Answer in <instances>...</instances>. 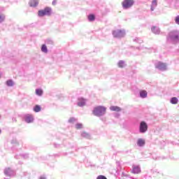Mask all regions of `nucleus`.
<instances>
[{"mask_svg":"<svg viewBox=\"0 0 179 179\" xmlns=\"http://www.w3.org/2000/svg\"><path fill=\"white\" fill-rule=\"evenodd\" d=\"M82 136H83L84 138H89L90 135H89V134H87L86 132H83L82 134Z\"/></svg>","mask_w":179,"mask_h":179,"instance_id":"393cba45","label":"nucleus"},{"mask_svg":"<svg viewBox=\"0 0 179 179\" xmlns=\"http://www.w3.org/2000/svg\"><path fill=\"white\" fill-rule=\"evenodd\" d=\"M175 22H176V24H179V15H178V16L176 17Z\"/></svg>","mask_w":179,"mask_h":179,"instance_id":"a878e982","label":"nucleus"},{"mask_svg":"<svg viewBox=\"0 0 179 179\" xmlns=\"http://www.w3.org/2000/svg\"><path fill=\"white\" fill-rule=\"evenodd\" d=\"M96 179H107L104 176H99Z\"/></svg>","mask_w":179,"mask_h":179,"instance_id":"bb28decb","label":"nucleus"},{"mask_svg":"<svg viewBox=\"0 0 179 179\" xmlns=\"http://www.w3.org/2000/svg\"><path fill=\"white\" fill-rule=\"evenodd\" d=\"M34 111H35V113H39V111H41V107L38 105H36L34 108Z\"/></svg>","mask_w":179,"mask_h":179,"instance_id":"2eb2a0df","label":"nucleus"},{"mask_svg":"<svg viewBox=\"0 0 179 179\" xmlns=\"http://www.w3.org/2000/svg\"><path fill=\"white\" fill-rule=\"evenodd\" d=\"M7 86H13V81L12 80H8L6 81Z\"/></svg>","mask_w":179,"mask_h":179,"instance_id":"412c9836","label":"nucleus"},{"mask_svg":"<svg viewBox=\"0 0 179 179\" xmlns=\"http://www.w3.org/2000/svg\"><path fill=\"white\" fill-rule=\"evenodd\" d=\"M36 94L38 96H41L43 94V90L41 89H37V90H36Z\"/></svg>","mask_w":179,"mask_h":179,"instance_id":"aec40b11","label":"nucleus"},{"mask_svg":"<svg viewBox=\"0 0 179 179\" xmlns=\"http://www.w3.org/2000/svg\"><path fill=\"white\" fill-rule=\"evenodd\" d=\"M41 51L43 52H45V54H47L48 52V50L47 49V45H42V46H41Z\"/></svg>","mask_w":179,"mask_h":179,"instance_id":"4468645a","label":"nucleus"},{"mask_svg":"<svg viewBox=\"0 0 179 179\" xmlns=\"http://www.w3.org/2000/svg\"><path fill=\"white\" fill-rule=\"evenodd\" d=\"M140 96L143 99H145V97H146L148 96V92L145 90H142L140 92Z\"/></svg>","mask_w":179,"mask_h":179,"instance_id":"f8f14e48","label":"nucleus"},{"mask_svg":"<svg viewBox=\"0 0 179 179\" xmlns=\"http://www.w3.org/2000/svg\"><path fill=\"white\" fill-rule=\"evenodd\" d=\"M76 129H82V128H83V125L80 123H78L76 124Z\"/></svg>","mask_w":179,"mask_h":179,"instance_id":"4be33fe9","label":"nucleus"},{"mask_svg":"<svg viewBox=\"0 0 179 179\" xmlns=\"http://www.w3.org/2000/svg\"><path fill=\"white\" fill-rule=\"evenodd\" d=\"M1 129H0V134H1Z\"/></svg>","mask_w":179,"mask_h":179,"instance_id":"2f4dec72","label":"nucleus"},{"mask_svg":"<svg viewBox=\"0 0 179 179\" xmlns=\"http://www.w3.org/2000/svg\"><path fill=\"white\" fill-rule=\"evenodd\" d=\"M106 107L99 106L94 108L92 113L94 115H96V117H101V115H104V114H106Z\"/></svg>","mask_w":179,"mask_h":179,"instance_id":"f257e3e1","label":"nucleus"},{"mask_svg":"<svg viewBox=\"0 0 179 179\" xmlns=\"http://www.w3.org/2000/svg\"><path fill=\"white\" fill-rule=\"evenodd\" d=\"M148 131V124L145 122H141L140 124V132L142 134Z\"/></svg>","mask_w":179,"mask_h":179,"instance_id":"20e7f679","label":"nucleus"},{"mask_svg":"<svg viewBox=\"0 0 179 179\" xmlns=\"http://www.w3.org/2000/svg\"><path fill=\"white\" fill-rule=\"evenodd\" d=\"M171 103L172 104H177V103H178V99H177V97H173L171 99Z\"/></svg>","mask_w":179,"mask_h":179,"instance_id":"f3484780","label":"nucleus"},{"mask_svg":"<svg viewBox=\"0 0 179 179\" xmlns=\"http://www.w3.org/2000/svg\"><path fill=\"white\" fill-rule=\"evenodd\" d=\"M134 3V0H124L122 5L124 9H128V8H131Z\"/></svg>","mask_w":179,"mask_h":179,"instance_id":"7ed1b4c3","label":"nucleus"},{"mask_svg":"<svg viewBox=\"0 0 179 179\" xmlns=\"http://www.w3.org/2000/svg\"><path fill=\"white\" fill-rule=\"evenodd\" d=\"M133 173L134 174H139L141 173V168L139 166H136L133 169Z\"/></svg>","mask_w":179,"mask_h":179,"instance_id":"9d476101","label":"nucleus"},{"mask_svg":"<svg viewBox=\"0 0 179 179\" xmlns=\"http://www.w3.org/2000/svg\"><path fill=\"white\" fill-rule=\"evenodd\" d=\"M34 120V119L33 118V115H25V121L28 124H30V122H33Z\"/></svg>","mask_w":179,"mask_h":179,"instance_id":"0eeeda50","label":"nucleus"},{"mask_svg":"<svg viewBox=\"0 0 179 179\" xmlns=\"http://www.w3.org/2000/svg\"><path fill=\"white\" fill-rule=\"evenodd\" d=\"M5 20V15L0 14V23H2Z\"/></svg>","mask_w":179,"mask_h":179,"instance_id":"b1692460","label":"nucleus"},{"mask_svg":"<svg viewBox=\"0 0 179 179\" xmlns=\"http://www.w3.org/2000/svg\"><path fill=\"white\" fill-rule=\"evenodd\" d=\"M29 5L31 8H36V6H38V0H30L29 2Z\"/></svg>","mask_w":179,"mask_h":179,"instance_id":"423d86ee","label":"nucleus"},{"mask_svg":"<svg viewBox=\"0 0 179 179\" xmlns=\"http://www.w3.org/2000/svg\"><path fill=\"white\" fill-rule=\"evenodd\" d=\"M52 12V10L50 7H46L43 10H40L38 12V15L41 17H43V16H50L51 13Z\"/></svg>","mask_w":179,"mask_h":179,"instance_id":"f03ea898","label":"nucleus"},{"mask_svg":"<svg viewBox=\"0 0 179 179\" xmlns=\"http://www.w3.org/2000/svg\"><path fill=\"white\" fill-rule=\"evenodd\" d=\"M171 36L173 40H178L179 36L177 34V32H172L171 34Z\"/></svg>","mask_w":179,"mask_h":179,"instance_id":"9b49d317","label":"nucleus"},{"mask_svg":"<svg viewBox=\"0 0 179 179\" xmlns=\"http://www.w3.org/2000/svg\"><path fill=\"white\" fill-rule=\"evenodd\" d=\"M95 19H96V17L93 14H90L88 16V20H90V22H93V21H94Z\"/></svg>","mask_w":179,"mask_h":179,"instance_id":"dca6fc26","label":"nucleus"},{"mask_svg":"<svg viewBox=\"0 0 179 179\" xmlns=\"http://www.w3.org/2000/svg\"><path fill=\"white\" fill-rule=\"evenodd\" d=\"M118 66L119 68H124V66H125V63L124 62V61H120L118 62Z\"/></svg>","mask_w":179,"mask_h":179,"instance_id":"6ab92c4d","label":"nucleus"},{"mask_svg":"<svg viewBox=\"0 0 179 179\" xmlns=\"http://www.w3.org/2000/svg\"><path fill=\"white\" fill-rule=\"evenodd\" d=\"M156 68H157V69H159L160 71H166V66L164 63L158 62Z\"/></svg>","mask_w":179,"mask_h":179,"instance_id":"39448f33","label":"nucleus"},{"mask_svg":"<svg viewBox=\"0 0 179 179\" xmlns=\"http://www.w3.org/2000/svg\"><path fill=\"white\" fill-rule=\"evenodd\" d=\"M110 110L111 111H121V108L118 107V106H112L110 107Z\"/></svg>","mask_w":179,"mask_h":179,"instance_id":"1a4fd4ad","label":"nucleus"},{"mask_svg":"<svg viewBox=\"0 0 179 179\" xmlns=\"http://www.w3.org/2000/svg\"><path fill=\"white\" fill-rule=\"evenodd\" d=\"M52 5H57V0H53Z\"/></svg>","mask_w":179,"mask_h":179,"instance_id":"c756f323","label":"nucleus"},{"mask_svg":"<svg viewBox=\"0 0 179 179\" xmlns=\"http://www.w3.org/2000/svg\"><path fill=\"white\" fill-rule=\"evenodd\" d=\"M75 121V119L74 118H71L69 119V122H73Z\"/></svg>","mask_w":179,"mask_h":179,"instance_id":"c85d7f7f","label":"nucleus"},{"mask_svg":"<svg viewBox=\"0 0 179 179\" xmlns=\"http://www.w3.org/2000/svg\"><path fill=\"white\" fill-rule=\"evenodd\" d=\"M137 144L138 146H143V145H145V140L142 138L138 139Z\"/></svg>","mask_w":179,"mask_h":179,"instance_id":"ddd939ff","label":"nucleus"},{"mask_svg":"<svg viewBox=\"0 0 179 179\" xmlns=\"http://www.w3.org/2000/svg\"><path fill=\"white\" fill-rule=\"evenodd\" d=\"M85 104H86V103L85 102V101H82L78 103V106L79 107H83V106H85Z\"/></svg>","mask_w":179,"mask_h":179,"instance_id":"5701e85b","label":"nucleus"},{"mask_svg":"<svg viewBox=\"0 0 179 179\" xmlns=\"http://www.w3.org/2000/svg\"><path fill=\"white\" fill-rule=\"evenodd\" d=\"M152 31H155V27H153V28L152 29Z\"/></svg>","mask_w":179,"mask_h":179,"instance_id":"7c9ffc66","label":"nucleus"},{"mask_svg":"<svg viewBox=\"0 0 179 179\" xmlns=\"http://www.w3.org/2000/svg\"><path fill=\"white\" fill-rule=\"evenodd\" d=\"M9 171H10V169H6L4 173L6 176H9Z\"/></svg>","mask_w":179,"mask_h":179,"instance_id":"cd10ccee","label":"nucleus"},{"mask_svg":"<svg viewBox=\"0 0 179 179\" xmlns=\"http://www.w3.org/2000/svg\"><path fill=\"white\" fill-rule=\"evenodd\" d=\"M152 6H157V1L153 0L152 2ZM151 10H155L153 7H151Z\"/></svg>","mask_w":179,"mask_h":179,"instance_id":"a211bd4d","label":"nucleus"},{"mask_svg":"<svg viewBox=\"0 0 179 179\" xmlns=\"http://www.w3.org/2000/svg\"><path fill=\"white\" fill-rule=\"evenodd\" d=\"M113 36L115 38L122 37V31L121 30L114 31L113 32Z\"/></svg>","mask_w":179,"mask_h":179,"instance_id":"6e6552de","label":"nucleus"}]
</instances>
